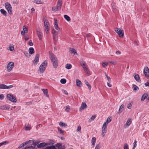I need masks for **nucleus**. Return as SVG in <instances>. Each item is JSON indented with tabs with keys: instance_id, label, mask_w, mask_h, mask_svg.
Masks as SVG:
<instances>
[{
	"instance_id": "nucleus-15",
	"label": "nucleus",
	"mask_w": 149,
	"mask_h": 149,
	"mask_svg": "<svg viewBox=\"0 0 149 149\" xmlns=\"http://www.w3.org/2000/svg\"><path fill=\"white\" fill-rule=\"evenodd\" d=\"M56 146L58 149H65V146L64 145H62V143H61L56 144Z\"/></svg>"
},
{
	"instance_id": "nucleus-35",
	"label": "nucleus",
	"mask_w": 149,
	"mask_h": 149,
	"mask_svg": "<svg viewBox=\"0 0 149 149\" xmlns=\"http://www.w3.org/2000/svg\"><path fill=\"white\" fill-rule=\"evenodd\" d=\"M137 141L135 140L134 141V142L133 143V146L132 148V149H135V148H136L137 146Z\"/></svg>"
},
{
	"instance_id": "nucleus-16",
	"label": "nucleus",
	"mask_w": 149,
	"mask_h": 149,
	"mask_svg": "<svg viewBox=\"0 0 149 149\" xmlns=\"http://www.w3.org/2000/svg\"><path fill=\"white\" fill-rule=\"evenodd\" d=\"M87 106V105L86 103L82 102L80 108V110H83L84 109L86 108Z\"/></svg>"
},
{
	"instance_id": "nucleus-7",
	"label": "nucleus",
	"mask_w": 149,
	"mask_h": 149,
	"mask_svg": "<svg viewBox=\"0 0 149 149\" xmlns=\"http://www.w3.org/2000/svg\"><path fill=\"white\" fill-rule=\"evenodd\" d=\"M14 63L13 62H10L7 64V69L8 72H10L14 67Z\"/></svg>"
},
{
	"instance_id": "nucleus-20",
	"label": "nucleus",
	"mask_w": 149,
	"mask_h": 149,
	"mask_svg": "<svg viewBox=\"0 0 149 149\" xmlns=\"http://www.w3.org/2000/svg\"><path fill=\"white\" fill-rule=\"evenodd\" d=\"M62 4V0H58L56 6L60 10Z\"/></svg>"
},
{
	"instance_id": "nucleus-33",
	"label": "nucleus",
	"mask_w": 149,
	"mask_h": 149,
	"mask_svg": "<svg viewBox=\"0 0 149 149\" xmlns=\"http://www.w3.org/2000/svg\"><path fill=\"white\" fill-rule=\"evenodd\" d=\"M46 149H56L55 147L54 146H50L47 147L46 148Z\"/></svg>"
},
{
	"instance_id": "nucleus-14",
	"label": "nucleus",
	"mask_w": 149,
	"mask_h": 149,
	"mask_svg": "<svg viewBox=\"0 0 149 149\" xmlns=\"http://www.w3.org/2000/svg\"><path fill=\"white\" fill-rule=\"evenodd\" d=\"M10 108V107L8 105H4L0 106V109L2 110H8Z\"/></svg>"
},
{
	"instance_id": "nucleus-60",
	"label": "nucleus",
	"mask_w": 149,
	"mask_h": 149,
	"mask_svg": "<svg viewBox=\"0 0 149 149\" xmlns=\"http://www.w3.org/2000/svg\"><path fill=\"white\" fill-rule=\"evenodd\" d=\"M29 36L28 35H26L25 36V41H27L29 40Z\"/></svg>"
},
{
	"instance_id": "nucleus-6",
	"label": "nucleus",
	"mask_w": 149,
	"mask_h": 149,
	"mask_svg": "<svg viewBox=\"0 0 149 149\" xmlns=\"http://www.w3.org/2000/svg\"><path fill=\"white\" fill-rule=\"evenodd\" d=\"M44 24L45 27V31L46 33L47 34L48 33L49 29V24L48 21L47 20H44Z\"/></svg>"
},
{
	"instance_id": "nucleus-39",
	"label": "nucleus",
	"mask_w": 149,
	"mask_h": 149,
	"mask_svg": "<svg viewBox=\"0 0 149 149\" xmlns=\"http://www.w3.org/2000/svg\"><path fill=\"white\" fill-rule=\"evenodd\" d=\"M70 50L72 53H73L74 54H77V52L75 49L73 48H71Z\"/></svg>"
},
{
	"instance_id": "nucleus-38",
	"label": "nucleus",
	"mask_w": 149,
	"mask_h": 149,
	"mask_svg": "<svg viewBox=\"0 0 149 149\" xmlns=\"http://www.w3.org/2000/svg\"><path fill=\"white\" fill-rule=\"evenodd\" d=\"M14 47L13 46H10L8 48V50L10 51H13L14 50Z\"/></svg>"
},
{
	"instance_id": "nucleus-27",
	"label": "nucleus",
	"mask_w": 149,
	"mask_h": 149,
	"mask_svg": "<svg viewBox=\"0 0 149 149\" xmlns=\"http://www.w3.org/2000/svg\"><path fill=\"white\" fill-rule=\"evenodd\" d=\"M33 2V3L38 4H41L42 3V2L41 0H34Z\"/></svg>"
},
{
	"instance_id": "nucleus-19",
	"label": "nucleus",
	"mask_w": 149,
	"mask_h": 149,
	"mask_svg": "<svg viewBox=\"0 0 149 149\" xmlns=\"http://www.w3.org/2000/svg\"><path fill=\"white\" fill-rule=\"evenodd\" d=\"M37 34L40 40H41L42 39V31L41 30H39L37 31Z\"/></svg>"
},
{
	"instance_id": "nucleus-28",
	"label": "nucleus",
	"mask_w": 149,
	"mask_h": 149,
	"mask_svg": "<svg viewBox=\"0 0 149 149\" xmlns=\"http://www.w3.org/2000/svg\"><path fill=\"white\" fill-rule=\"evenodd\" d=\"M124 107V106L123 104H122L118 110V113H121L123 111V109Z\"/></svg>"
},
{
	"instance_id": "nucleus-4",
	"label": "nucleus",
	"mask_w": 149,
	"mask_h": 149,
	"mask_svg": "<svg viewBox=\"0 0 149 149\" xmlns=\"http://www.w3.org/2000/svg\"><path fill=\"white\" fill-rule=\"evenodd\" d=\"M47 61L45 60L41 64L39 69L40 72L42 73L44 72L47 67Z\"/></svg>"
},
{
	"instance_id": "nucleus-52",
	"label": "nucleus",
	"mask_w": 149,
	"mask_h": 149,
	"mask_svg": "<svg viewBox=\"0 0 149 149\" xmlns=\"http://www.w3.org/2000/svg\"><path fill=\"white\" fill-rule=\"evenodd\" d=\"M80 64L82 66L84 65H86L85 62L83 60H82L80 62Z\"/></svg>"
},
{
	"instance_id": "nucleus-8",
	"label": "nucleus",
	"mask_w": 149,
	"mask_h": 149,
	"mask_svg": "<svg viewBox=\"0 0 149 149\" xmlns=\"http://www.w3.org/2000/svg\"><path fill=\"white\" fill-rule=\"evenodd\" d=\"M114 30L120 37L122 38L123 36L124 31L123 30L117 28H115Z\"/></svg>"
},
{
	"instance_id": "nucleus-59",
	"label": "nucleus",
	"mask_w": 149,
	"mask_h": 149,
	"mask_svg": "<svg viewBox=\"0 0 149 149\" xmlns=\"http://www.w3.org/2000/svg\"><path fill=\"white\" fill-rule=\"evenodd\" d=\"M145 85L146 86H149V80L148 81L145 83Z\"/></svg>"
},
{
	"instance_id": "nucleus-41",
	"label": "nucleus",
	"mask_w": 149,
	"mask_h": 149,
	"mask_svg": "<svg viewBox=\"0 0 149 149\" xmlns=\"http://www.w3.org/2000/svg\"><path fill=\"white\" fill-rule=\"evenodd\" d=\"M0 12L1 13L3 14L4 15H6L7 14L6 12L3 9H1L0 10Z\"/></svg>"
},
{
	"instance_id": "nucleus-61",
	"label": "nucleus",
	"mask_w": 149,
	"mask_h": 149,
	"mask_svg": "<svg viewBox=\"0 0 149 149\" xmlns=\"http://www.w3.org/2000/svg\"><path fill=\"white\" fill-rule=\"evenodd\" d=\"M82 66L83 67L84 71L88 69L87 66L86 65Z\"/></svg>"
},
{
	"instance_id": "nucleus-63",
	"label": "nucleus",
	"mask_w": 149,
	"mask_h": 149,
	"mask_svg": "<svg viewBox=\"0 0 149 149\" xmlns=\"http://www.w3.org/2000/svg\"><path fill=\"white\" fill-rule=\"evenodd\" d=\"M4 95L3 94L0 95V100H2L4 98Z\"/></svg>"
},
{
	"instance_id": "nucleus-55",
	"label": "nucleus",
	"mask_w": 149,
	"mask_h": 149,
	"mask_svg": "<svg viewBox=\"0 0 149 149\" xmlns=\"http://www.w3.org/2000/svg\"><path fill=\"white\" fill-rule=\"evenodd\" d=\"M86 85L87 86H88V88L90 90L91 88V86L90 85L88 84V82H86Z\"/></svg>"
},
{
	"instance_id": "nucleus-44",
	"label": "nucleus",
	"mask_w": 149,
	"mask_h": 149,
	"mask_svg": "<svg viewBox=\"0 0 149 149\" xmlns=\"http://www.w3.org/2000/svg\"><path fill=\"white\" fill-rule=\"evenodd\" d=\"M25 128L26 130H29L31 129L30 126H26L25 125Z\"/></svg>"
},
{
	"instance_id": "nucleus-10",
	"label": "nucleus",
	"mask_w": 149,
	"mask_h": 149,
	"mask_svg": "<svg viewBox=\"0 0 149 149\" xmlns=\"http://www.w3.org/2000/svg\"><path fill=\"white\" fill-rule=\"evenodd\" d=\"M13 85L7 86L3 84H0V89H9L12 88Z\"/></svg>"
},
{
	"instance_id": "nucleus-47",
	"label": "nucleus",
	"mask_w": 149,
	"mask_h": 149,
	"mask_svg": "<svg viewBox=\"0 0 149 149\" xmlns=\"http://www.w3.org/2000/svg\"><path fill=\"white\" fill-rule=\"evenodd\" d=\"M34 148V146H31L25 148L24 149H33Z\"/></svg>"
},
{
	"instance_id": "nucleus-58",
	"label": "nucleus",
	"mask_w": 149,
	"mask_h": 149,
	"mask_svg": "<svg viewBox=\"0 0 149 149\" xmlns=\"http://www.w3.org/2000/svg\"><path fill=\"white\" fill-rule=\"evenodd\" d=\"M109 62L114 65H116L117 64V62L115 61H109Z\"/></svg>"
},
{
	"instance_id": "nucleus-30",
	"label": "nucleus",
	"mask_w": 149,
	"mask_h": 149,
	"mask_svg": "<svg viewBox=\"0 0 149 149\" xmlns=\"http://www.w3.org/2000/svg\"><path fill=\"white\" fill-rule=\"evenodd\" d=\"M81 83V81L79 80L78 79L76 80V85L77 86L80 87Z\"/></svg>"
},
{
	"instance_id": "nucleus-11",
	"label": "nucleus",
	"mask_w": 149,
	"mask_h": 149,
	"mask_svg": "<svg viewBox=\"0 0 149 149\" xmlns=\"http://www.w3.org/2000/svg\"><path fill=\"white\" fill-rule=\"evenodd\" d=\"M143 72L146 77H149V69L148 67H144Z\"/></svg>"
},
{
	"instance_id": "nucleus-57",
	"label": "nucleus",
	"mask_w": 149,
	"mask_h": 149,
	"mask_svg": "<svg viewBox=\"0 0 149 149\" xmlns=\"http://www.w3.org/2000/svg\"><path fill=\"white\" fill-rule=\"evenodd\" d=\"M62 91L63 92V93H64L65 95H68V93L66 91V90H65L64 89H62Z\"/></svg>"
},
{
	"instance_id": "nucleus-45",
	"label": "nucleus",
	"mask_w": 149,
	"mask_h": 149,
	"mask_svg": "<svg viewBox=\"0 0 149 149\" xmlns=\"http://www.w3.org/2000/svg\"><path fill=\"white\" fill-rule=\"evenodd\" d=\"M70 110V106H67L65 107V110L67 112H69Z\"/></svg>"
},
{
	"instance_id": "nucleus-25",
	"label": "nucleus",
	"mask_w": 149,
	"mask_h": 149,
	"mask_svg": "<svg viewBox=\"0 0 149 149\" xmlns=\"http://www.w3.org/2000/svg\"><path fill=\"white\" fill-rule=\"evenodd\" d=\"M28 51L29 53L31 54H33L35 52L34 50L33 47L29 48Z\"/></svg>"
},
{
	"instance_id": "nucleus-21",
	"label": "nucleus",
	"mask_w": 149,
	"mask_h": 149,
	"mask_svg": "<svg viewBox=\"0 0 149 149\" xmlns=\"http://www.w3.org/2000/svg\"><path fill=\"white\" fill-rule=\"evenodd\" d=\"M47 145V143H41L39 144H38L37 145V147L38 148H41L44 147Z\"/></svg>"
},
{
	"instance_id": "nucleus-54",
	"label": "nucleus",
	"mask_w": 149,
	"mask_h": 149,
	"mask_svg": "<svg viewBox=\"0 0 149 149\" xmlns=\"http://www.w3.org/2000/svg\"><path fill=\"white\" fill-rule=\"evenodd\" d=\"M132 106V104L131 103H129L127 105V107L128 109H131V107Z\"/></svg>"
},
{
	"instance_id": "nucleus-5",
	"label": "nucleus",
	"mask_w": 149,
	"mask_h": 149,
	"mask_svg": "<svg viewBox=\"0 0 149 149\" xmlns=\"http://www.w3.org/2000/svg\"><path fill=\"white\" fill-rule=\"evenodd\" d=\"M5 7L8 13L11 14L12 13V8L11 5L8 2L5 3Z\"/></svg>"
},
{
	"instance_id": "nucleus-49",
	"label": "nucleus",
	"mask_w": 149,
	"mask_h": 149,
	"mask_svg": "<svg viewBox=\"0 0 149 149\" xmlns=\"http://www.w3.org/2000/svg\"><path fill=\"white\" fill-rule=\"evenodd\" d=\"M124 149H129L128 145L127 144L125 143L124 144Z\"/></svg>"
},
{
	"instance_id": "nucleus-46",
	"label": "nucleus",
	"mask_w": 149,
	"mask_h": 149,
	"mask_svg": "<svg viewBox=\"0 0 149 149\" xmlns=\"http://www.w3.org/2000/svg\"><path fill=\"white\" fill-rule=\"evenodd\" d=\"M108 63L106 62L102 63V66L103 68H105L108 65Z\"/></svg>"
},
{
	"instance_id": "nucleus-56",
	"label": "nucleus",
	"mask_w": 149,
	"mask_h": 149,
	"mask_svg": "<svg viewBox=\"0 0 149 149\" xmlns=\"http://www.w3.org/2000/svg\"><path fill=\"white\" fill-rule=\"evenodd\" d=\"M29 45L30 46H32L33 45V44L31 40H29Z\"/></svg>"
},
{
	"instance_id": "nucleus-29",
	"label": "nucleus",
	"mask_w": 149,
	"mask_h": 149,
	"mask_svg": "<svg viewBox=\"0 0 149 149\" xmlns=\"http://www.w3.org/2000/svg\"><path fill=\"white\" fill-rule=\"evenodd\" d=\"M59 125L61 127H65L67 126V125L66 123H63V122H60L59 123Z\"/></svg>"
},
{
	"instance_id": "nucleus-26",
	"label": "nucleus",
	"mask_w": 149,
	"mask_h": 149,
	"mask_svg": "<svg viewBox=\"0 0 149 149\" xmlns=\"http://www.w3.org/2000/svg\"><path fill=\"white\" fill-rule=\"evenodd\" d=\"M96 115H93L91 118L90 119H89L88 120V122L90 123L92 121H93L96 118Z\"/></svg>"
},
{
	"instance_id": "nucleus-40",
	"label": "nucleus",
	"mask_w": 149,
	"mask_h": 149,
	"mask_svg": "<svg viewBox=\"0 0 149 149\" xmlns=\"http://www.w3.org/2000/svg\"><path fill=\"white\" fill-rule=\"evenodd\" d=\"M111 6L112 8L114 10H116V7L115 6V3H111Z\"/></svg>"
},
{
	"instance_id": "nucleus-17",
	"label": "nucleus",
	"mask_w": 149,
	"mask_h": 149,
	"mask_svg": "<svg viewBox=\"0 0 149 149\" xmlns=\"http://www.w3.org/2000/svg\"><path fill=\"white\" fill-rule=\"evenodd\" d=\"M131 122V119H128L126 124L124 125V127H128L130 125Z\"/></svg>"
},
{
	"instance_id": "nucleus-22",
	"label": "nucleus",
	"mask_w": 149,
	"mask_h": 149,
	"mask_svg": "<svg viewBox=\"0 0 149 149\" xmlns=\"http://www.w3.org/2000/svg\"><path fill=\"white\" fill-rule=\"evenodd\" d=\"M134 77L136 81L138 82L140 81V77L138 74H135L134 76Z\"/></svg>"
},
{
	"instance_id": "nucleus-48",
	"label": "nucleus",
	"mask_w": 149,
	"mask_h": 149,
	"mask_svg": "<svg viewBox=\"0 0 149 149\" xmlns=\"http://www.w3.org/2000/svg\"><path fill=\"white\" fill-rule=\"evenodd\" d=\"M101 148V145L100 144H98L97 145L95 148V149H100Z\"/></svg>"
},
{
	"instance_id": "nucleus-9",
	"label": "nucleus",
	"mask_w": 149,
	"mask_h": 149,
	"mask_svg": "<svg viewBox=\"0 0 149 149\" xmlns=\"http://www.w3.org/2000/svg\"><path fill=\"white\" fill-rule=\"evenodd\" d=\"M7 97L8 100L12 102H15L17 101L15 97L12 94H7Z\"/></svg>"
},
{
	"instance_id": "nucleus-37",
	"label": "nucleus",
	"mask_w": 149,
	"mask_h": 149,
	"mask_svg": "<svg viewBox=\"0 0 149 149\" xmlns=\"http://www.w3.org/2000/svg\"><path fill=\"white\" fill-rule=\"evenodd\" d=\"M64 18L68 21H69L70 20V18L68 15H65L64 16Z\"/></svg>"
},
{
	"instance_id": "nucleus-2",
	"label": "nucleus",
	"mask_w": 149,
	"mask_h": 149,
	"mask_svg": "<svg viewBox=\"0 0 149 149\" xmlns=\"http://www.w3.org/2000/svg\"><path fill=\"white\" fill-rule=\"evenodd\" d=\"M50 58L52 61L54 67L55 68H57L58 66V60L57 57L55 56L51 51L49 52Z\"/></svg>"
},
{
	"instance_id": "nucleus-34",
	"label": "nucleus",
	"mask_w": 149,
	"mask_h": 149,
	"mask_svg": "<svg viewBox=\"0 0 149 149\" xmlns=\"http://www.w3.org/2000/svg\"><path fill=\"white\" fill-rule=\"evenodd\" d=\"M72 67V66L70 64H67L65 65V68L68 69H70Z\"/></svg>"
},
{
	"instance_id": "nucleus-53",
	"label": "nucleus",
	"mask_w": 149,
	"mask_h": 149,
	"mask_svg": "<svg viewBox=\"0 0 149 149\" xmlns=\"http://www.w3.org/2000/svg\"><path fill=\"white\" fill-rule=\"evenodd\" d=\"M81 126L80 125H79L77 127V132H80L81 130Z\"/></svg>"
},
{
	"instance_id": "nucleus-1",
	"label": "nucleus",
	"mask_w": 149,
	"mask_h": 149,
	"mask_svg": "<svg viewBox=\"0 0 149 149\" xmlns=\"http://www.w3.org/2000/svg\"><path fill=\"white\" fill-rule=\"evenodd\" d=\"M111 120V117H108L107 118L106 122L104 123L102 128L101 136L102 137H104L105 136V134L107 132V125Z\"/></svg>"
},
{
	"instance_id": "nucleus-64",
	"label": "nucleus",
	"mask_w": 149,
	"mask_h": 149,
	"mask_svg": "<svg viewBox=\"0 0 149 149\" xmlns=\"http://www.w3.org/2000/svg\"><path fill=\"white\" fill-rule=\"evenodd\" d=\"M85 71L87 74H90V72L88 69L85 70Z\"/></svg>"
},
{
	"instance_id": "nucleus-23",
	"label": "nucleus",
	"mask_w": 149,
	"mask_h": 149,
	"mask_svg": "<svg viewBox=\"0 0 149 149\" xmlns=\"http://www.w3.org/2000/svg\"><path fill=\"white\" fill-rule=\"evenodd\" d=\"M42 91H43L44 94L47 97H49V95L47 89L42 88Z\"/></svg>"
},
{
	"instance_id": "nucleus-24",
	"label": "nucleus",
	"mask_w": 149,
	"mask_h": 149,
	"mask_svg": "<svg viewBox=\"0 0 149 149\" xmlns=\"http://www.w3.org/2000/svg\"><path fill=\"white\" fill-rule=\"evenodd\" d=\"M148 96V94L147 93H144L142 96L141 98V101H143Z\"/></svg>"
},
{
	"instance_id": "nucleus-12",
	"label": "nucleus",
	"mask_w": 149,
	"mask_h": 149,
	"mask_svg": "<svg viewBox=\"0 0 149 149\" xmlns=\"http://www.w3.org/2000/svg\"><path fill=\"white\" fill-rule=\"evenodd\" d=\"M39 56L38 54H36L35 57V59L33 61V64L34 65H36L39 61Z\"/></svg>"
},
{
	"instance_id": "nucleus-3",
	"label": "nucleus",
	"mask_w": 149,
	"mask_h": 149,
	"mask_svg": "<svg viewBox=\"0 0 149 149\" xmlns=\"http://www.w3.org/2000/svg\"><path fill=\"white\" fill-rule=\"evenodd\" d=\"M54 27L56 30L53 29L52 31L53 34L57 35L60 33L61 31L60 28L58 27L57 20L54 19Z\"/></svg>"
},
{
	"instance_id": "nucleus-36",
	"label": "nucleus",
	"mask_w": 149,
	"mask_h": 149,
	"mask_svg": "<svg viewBox=\"0 0 149 149\" xmlns=\"http://www.w3.org/2000/svg\"><path fill=\"white\" fill-rule=\"evenodd\" d=\"M60 10L57 6H54L52 8V10L54 12H56L58 11V10Z\"/></svg>"
},
{
	"instance_id": "nucleus-50",
	"label": "nucleus",
	"mask_w": 149,
	"mask_h": 149,
	"mask_svg": "<svg viewBox=\"0 0 149 149\" xmlns=\"http://www.w3.org/2000/svg\"><path fill=\"white\" fill-rule=\"evenodd\" d=\"M106 77H107V79L108 80V82L109 83H111V78L109 76H108V75H106Z\"/></svg>"
},
{
	"instance_id": "nucleus-31",
	"label": "nucleus",
	"mask_w": 149,
	"mask_h": 149,
	"mask_svg": "<svg viewBox=\"0 0 149 149\" xmlns=\"http://www.w3.org/2000/svg\"><path fill=\"white\" fill-rule=\"evenodd\" d=\"M31 141H26L24 143L22 144H21L19 146V148H21L22 147L26 145L28 143L30 142Z\"/></svg>"
},
{
	"instance_id": "nucleus-62",
	"label": "nucleus",
	"mask_w": 149,
	"mask_h": 149,
	"mask_svg": "<svg viewBox=\"0 0 149 149\" xmlns=\"http://www.w3.org/2000/svg\"><path fill=\"white\" fill-rule=\"evenodd\" d=\"M116 54L117 55H120L121 54V52L120 51H117L116 52Z\"/></svg>"
},
{
	"instance_id": "nucleus-51",
	"label": "nucleus",
	"mask_w": 149,
	"mask_h": 149,
	"mask_svg": "<svg viewBox=\"0 0 149 149\" xmlns=\"http://www.w3.org/2000/svg\"><path fill=\"white\" fill-rule=\"evenodd\" d=\"M8 143V142L7 141H4L0 143V146H1L3 145H6L7 143Z\"/></svg>"
},
{
	"instance_id": "nucleus-32",
	"label": "nucleus",
	"mask_w": 149,
	"mask_h": 149,
	"mask_svg": "<svg viewBox=\"0 0 149 149\" xmlns=\"http://www.w3.org/2000/svg\"><path fill=\"white\" fill-rule=\"evenodd\" d=\"M58 132L59 133H60L62 135H64V131L63 130L61 129L59 127H58Z\"/></svg>"
},
{
	"instance_id": "nucleus-43",
	"label": "nucleus",
	"mask_w": 149,
	"mask_h": 149,
	"mask_svg": "<svg viewBox=\"0 0 149 149\" xmlns=\"http://www.w3.org/2000/svg\"><path fill=\"white\" fill-rule=\"evenodd\" d=\"M133 90L135 91L139 90V88L136 85H133Z\"/></svg>"
},
{
	"instance_id": "nucleus-13",
	"label": "nucleus",
	"mask_w": 149,
	"mask_h": 149,
	"mask_svg": "<svg viewBox=\"0 0 149 149\" xmlns=\"http://www.w3.org/2000/svg\"><path fill=\"white\" fill-rule=\"evenodd\" d=\"M23 31H22L21 32V34L24 35L25 34V33H26L28 31V27L26 26H24L23 27Z\"/></svg>"
},
{
	"instance_id": "nucleus-42",
	"label": "nucleus",
	"mask_w": 149,
	"mask_h": 149,
	"mask_svg": "<svg viewBox=\"0 0 149 149\" xmlns=\"http://www.w3.org/2000/svg\"><path fill=\"white\" fill-rule=\"evenodd\" d=\"M66 80L65 79H61L60 80V82L62 84H65L66 83Z\"/></svg>"
},
{
	"instance_id": "nucleus-18",
	"label": "nucleus",
	"mask_w": 149,
	"mask_h": 149,
	"mask_svg": "<svg viewBox=\"0 0 149 149\" xmlns=\"http://www.w3.org/2000/svg\"><path fill=\"white\" fill-rule=\"evenodd\" d=\"M96 138L95 137H93L92 139L91 140V143H92L91 146L93 147H94L95 145V143L96 142Z\"/></svg>"
}]
</instances>
